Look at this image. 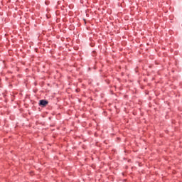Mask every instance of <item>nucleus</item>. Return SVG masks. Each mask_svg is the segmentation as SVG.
<instances>
[{"instance_id": "1", "label": "nucleus", "mask_w": 182, "mask_h": 182, "mask_svg": "<svg viewBox=\"0 0 182 182\" xmlns=\"http://www.w3.org/2000/svg\"><path fill=\"white\" fill-rule=\"evenodd\" d=\"M48 101L47 100H40V102H39V105L40 106H43V107H45L48 105Z\"/></svg>"}]
</instances>
